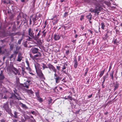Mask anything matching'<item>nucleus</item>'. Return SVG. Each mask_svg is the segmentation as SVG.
Instances as JSON below:
<instances>
[{
    "label": "nucleus",
    "mask_w": 122,
    "mask_h": 122,
    "mask_svg": "<svg viewBox=\"0 0 122 122\" xmlns=\"http://www.w3.org/2000/svg\"><path fill=\"white\" fill-rule=\"evenodd\" d=\"M35 67L36 73L39 77L41 79L45 80V78L42 72V71L39 68V67H37L36 66H35Z\"/></svg>",
    "instance_id": "obj_1"
},
{
    "label": "nucleus",
    "mask_w": 122,
    "mask_h": 122,
    "mask_svg": "<svg viewBox=\"0 0 122 122\" xmlns=\"http://www.w3.org/2000/svg\"><path fill=\"white\" fill-rule=\"evenodd\" d=\"M100 10V6L97 5L95 7V9H93L92 8L90 9L89 11H90L92 13H94L95 14H97V15H99V13Z\"/></svg>",
    "instance_id": "obj_2"
},
{
    "label": "nucleus",
    "mask_w": 122,
    "mask_h": 122,
    "mask_svg": "<svg viewBox=\"0 0 122 122\" xmlns=\"http://www.w3.org/2000/svg\"><path fill=\"white\" fill-rule=\"evenodd\" d=\"M3 108L7 112H10L11 111V110L9 107V102H6L3 104Z\"/></svg>",
    "instance_id": "obj_3"
},
{
    "label": "nucleus",
    "mask_w": 122,
    "mask_h": 122,
    "mask_svg": "<svg viewBox=\"0 0 122 122\" xmlns=\"http://www.w3.org/2000/svg\"><path fill=\"white\" fill-rule=\"evenodd\" d=\"M32 20L33 22V25H36L38 23L37 22V20L38 19V17L36 14L33 15L32 16Z\"/></svg>",
    "instance_id": "obj_4"
},
{
    "label": "nucleus",
    "mask_w": 122,
    "mask_h": 122,
    "mask_svg": "<svg viewBox=\"0 0 122 122\" xmlns=\"http://www.w3.org/2000/svg\"><path fill=\"white\" fill-rule=\"evenodd\" d=\"M68 64L67 62L65 63L63 66V67H62V71L64 73L66 74H67L68 72V68L67 66Z\"/></svg>",
    "instance_id": "obj_5"
},
{
    "label": "nucleus",
    "mask_w": 122,
    "mask_h": 122,
    "mask_svg": "<svg viewBox=\"0 0 122 122\" xmlns=\"http://www.w3.org/2000/svg\"><path fill=\"white\" fill-rule=\"evenodd\" d=\"M54 79L56 83H59L61 80V78L56 74V73H55L54 74Z\"/></svg>",
    "instance_id": "obj_6"
},
{
    "label": "nucleus",
    "mask_w": 122,
    "mask_h": 122,
    "mask_svg": "<svg viewBox=\"0 0 122 122\" xmlns=\"http://www.w3.org/2000/svg\"><path fill=\"white\" fill-rule=\"evenodd\" d=\"M30 81H27L24 84H20L19 86L21 88H22L23 87H25L27 88H29V83Z\"/></svg>",
    "instance_id": "obj_7"
},
{
    "label": "nucleus",
    "mask_w": 122,
    "mask_h": 122,
    "mask_svg": "<svg viewBox=\"0 0 122 122\" xmlns=\"http://www.w3.org/2000/svg\"><path fill=\"white\" fill-rule=\"evenodd\" d=\"M48 68L50 69H52L53 71L55 73L56 72V70L55 67L52 65L50 63H49L48 65Z\"/></svg>",
    "instance_id": "obj_8"
},
{
    "label": "nucleus",
    "mask_w": 122,
    "mask_h": 122,
    "mask_svg": "<svg viewBox=\"0 0 122 122\" xmlns=\"http://www.w3.org/2000/svg\"><path fill=\"white\" fill-rule=\"evenodd\" d=\"M28 35L30 37H33L34 36V33L33 29L30 28H29L28 30Z\"/></svg>",
    "instance_id": "obj_9"
},
{
    "label": "nucleus",
    "mask_w": 122,
    "mask_h": 122,
    "mask_svg": "<svg viewBox=\"0 0 122 122\" xmlns=\"http://www.w3.org/2000/svg\"><path fill=\"white\" fill-rule=\"evenodd\" d=\"M39 49L37 48H33L31 49V51L32 53L34 54L37 53L38 52Z\"/></svg>",
    "instance_id": "obj_10"
},
{
    "label": "nucleus",
    "mask_w": 122,
    "mask_h": 122,
    "mask_svg": "<svg viewBox=\"0 0 122 122\" xmlns=\"http://www.w3.org/2000/svg\"><path fill=\"white\" fill-rule=\"evenodd\" d=\"M22 54L20 53H19L18 54V58L17 60V61L19 62L20 61L22 60Z\"/></svg>",
    "instance_id": "obj_11"
},
{
    "label": "nucleus",
    "mask_w": 122,
    "mask_h": 122,
    "mask_svg": "<svg viewBox=\"0 0 122 122\" xmlns=\"http://www.w3.org/2000/svg\"><path fill=\"white\" fill-rule=\"evenodd\" d=\"M74 66L75 69H76V68L77 66L78 65V63L77 62V59L76 57H75L74 58Z\"/></svg>",
    "instance_id": "obj_12"
},
{
    "label": "nucleus",
    "mask_w": 122,
    "mask_h": 122,
    "mask_svg": "<svg viewBox=\"0 0 122 122\" xmlns=\"http://www.w3.org/2000/svg\"><path fill=\"white\" fill-rule=\"evenodd\" d=\"M52 101L53 100L51 97L49 98V99L48 100V104L49 106H51L52 104L54 103V101L52 102Z\"/></svg>",
    "instance_id": "obj_13"
},
{
    "label": "nucleus",
    "mask_w": 122,
    "mask_h": 122,
    "mask_svg": "<svg viewBox=\"0 0 122 122\" xmlns=\"http://www.w3.org/2000/svg\"><path fill=\"white\" fill-rule=\"evenodd\" d=\"M5 76L4 75L3 71L2 70H1L0 74V81L3 80Z\"/></svg>",
    "instance_id": "obj_14"
},
{
    "label": "nucleus",
    "mask_w": 122,
    "mask_h": 122,
    "mask_svg": "<svg viewBox=\"0 0 122 122\" xmlns=\"http://www.w3.org/2000/svg\"><path fill=\"white\" fill-rule=\"evenodd\" d=\"M60 37V36L59 35L55 34L54 35V38L55 40L57 41L59 39Z\"/></svg>",
    "instance_id": "obj_15"
},
{
    "label": "nucleus",
    "mask_w": 122,
    "mask_h": 122,
    "mask_svg": "<svg viewBox=\"0 0 122 122\" xmlns=\"http://www.w3.org/2000/svg\"><path fill=\"white\" fill-rule=\"evenodd\" d=\"M57 16L56 15V17H55V18H54L53 19V20L52 21V22L53 23V25H55L58 22L59 20L57 19Z\"/></svg>",
    "instance_id": "obj_16"
},
{
    "label": "nucleus",
    "mask_w": 122,
    "mask_h": 122,
    "mask_svg": "<svg viewBox=\"0 0 122 122\" xmlns=\"http://www.w3.org/2000/svg\"><path fill=\"white\" fill-rule=\"evenodd\" d=\"M110 30L108 29H107L106 30V33L104 38L105 39H107L110 36Z\"/></svg>",
    "instance_id": "obj_17"
},
{
    "label": "nucleus",
    "mask_w": 122,
    "mask_h": 122,
    "mask_svg": "<svg viewBox=\"0 0 122 122\" xmlns=\"http://www.w3.org/2000/svg\"><path fill=\"white\" fill-rule=\"evenodd\" d=\"M114 84V91H115L119 87V84L117 82H116Z\"/></svg>",
    "instance_id": "obj_18"
},
{
    "label": "nucleus",
    "mask_w": 122,
    "mask_h": 122,
    "mask_svg": "<svg viewBox=\"0 0 122 122\" xmlns=\"http://www.w3.org/2000/svg\"><path fill=\"white\" fill-rule=\"evenodd\" d=\"M11 69L14 70L16 73H17L19 72L18 70L13 65H11L10 66Z\"/></svg>",
    "instance_id": "obj_19"
},
{
    "label": "nucleus",
    "mask_w": 122,
    "mask_h": 122,
    "mask_svg": "<svg viewBox=\"0 0 122 122\" xmlns=\"http://www.w3.org/2000/svg\"><path fill=\"white\" fill-rule=\"evenodd\" d=\"M22 74L23 76L25 77L26 76V73L25 71V69L23 68H22Z\"/></svg>",
    "instance_id": "obj_20"
},
{
    "label": "nucleus",
    "mask_w": 122,
    "mask_h": 122,
    "mask_svg": "<svg viewBox=\"0 0 122 122\" xmlns=\"http://www.w3.org/2000/svg\"><path fill=\"white\" fill-rule=\"evenodd\" d=\"M37 54L34 56V60L36 58L38 57H40L41 56V54L40 52H38Z\"/></svg>",
    "instance_id": "obj_21"
},
{
    "label": "nucleus",
    "mask_w": 122,
    "mask_h": 122,
    "mask_svg": "<svg viewBox=\"0 0 122 122\" xmlns=\"http://www.w3.org/2000/svg\"><path fill=\"white\" fill-rule=\"evenodd\" d=\"M92 15L91 13H90L89 15L86 16L88 19H89V20H90L92 18Z\"/></svg>",
    "instance_id": "obj_22"
},
{
    "label": "nucleus",
    "mask_w": 122,
    "mask_h": 122,
    "mask_svg": "<svg viewBox=\"0 0 122 122\" xmlns=\"http://www.w3.org/2000/svg\"><path fill=\"white\" fill-rule=\"evenodd\" d=\"M105 70V69L103 71H101L100 74L99 75V76L100 77H101L103 75V74L104 73Z\"/></svg>",
    "instance_id": "obj_23"
},
{
    "label": "nucleus",
    "mask_w": 122,
    "mask_h": 122,
    "mask_svg": "<svg viewBox=\"0 0 122 122\" xmlns=\"http://www.w3.org/2000/svg\"><path fill=\"white\" fill-rule=\"evenodd\" d=\"M27 37L28 38L27 39V40L28 41H32L33 39H34V36H33V37H30L29 36H28Z\"/></svg>",
    "instance_id": "obj_24"
},
{
    "label": "nucleus",
    "mask_w": 122,
    "mask_h": 122,
    "mask_svg": "<svg viewBox=\"0 0 122 122\" xmlns=\"http://www.w3.org/2000/svg\"><path fill=\"white\" fill-rule=\"evenodd\" d=\"M101 28L103 30H104L105 29V26L104 23V22H102L101 23Z\"/></svg>",
    "instance_id": "obj_25"
},
{
    "label": "nucleus",
    "mask_w": 122,
    "mask_h": 122,
    "mask_svg": "<svg viewBox=\"0 0 122 122\" xmlns=\"http://www.w3.org/2000/svg\"><path fill=\"white\" fill-rule=\"evenodd\" d=\"M40 35V33H38L37 35H35L34 37V39L36 40L38 39L39 38Z\"/></svg>",
    "instance_id": "obj_26"
},
{
    "label": "nucleus",
    "mask_w": 122,
    "mask_h": 122,
    "mask_svg": "<svg viewBox=\"0 0 122 122\" xmlns=\"http://www.w3.org/2000/svg\"><path fill=\"white\" fill-rule=\"evenodd\" d=\"M114 73V71H112L111 72V73H110V76L111 77V79L112 80H113V74Z\"/></svg>",
    "instance_id": "obj_27"
},
{
    "label": "nucleus",
    "mask_w": 122,
    "mask_h": 122,
    "mask_svg": "<svg viewBox=\"0 0 122 122\" xmlns=\"http://www.w3.org/2000/svg\"><path fill=\"white\" fill-rule=\"evenodd\" d=\"M26 92L28 94H32L33 93V92L31 90H27Z\"/></svg>",
    "instance_id": "obj_28"
},
{
    "label": "nucleus",
    "mask_w": 122,
    "mask_h": 122,
    "mask_svg": "<svg viewBox=\"0 0 122 122\" xmlns=\"http://www.w3.org/2000/svg\"><path fill=\"white\" fill-rule=\"evenodd\" d=\"M58 89H59V90H61V91L62 90V88L61 87H56L55 88V90L56 91V90L57 91H58Z\"/></svg>",
    "instance_id": "obj_29"
},
{
    "label": "nucleus",
    "mask_w": 122,
    "mask_h": 122,
    "mask_svg": "<svg viewBox=\"0 0 122 122\" xmlns=\"http://www.w3.org/2000/svg\"><path fill=\"white\" fill-rule=\"evenodd\" d=\"M14 113V115L13 116L14 117L16 118H18V117L17 116V112L15 111Z\"/></svg>",
    "instance_id": "obj_30"
},
{
    "label": "nucleus",
    "mask_w": 122,
    "mask_h": 122,
    "mask_svg": "<svg viewBox=\"0 0 122 122\" xmlns=\"http://www.w3.org/2000/svg\"><path fill=\"white\" fill-rule=\"evenodd\" d=\"M43 66V69L44 70L45 68H47L48 67L44 63L42 64Z\"/></svg>",
    "instance_id": "obj_31"
},
{
    "label": "nucleus",
    "mask_w": 122,
    "mask_h": 122,
    "mask_svg": "<svg viewBox=\"0 0 122 122\" xmlns=\"http://www.w3.org/2000/svg\"><path fill=\"white\" fill-rule=\"evenodd\" d=\"M10 50L11 51L13 50V48L14 47V45L12 44H10Z\"/></svg>",
    "instance_id": "obj_32"
},
{
    "label": "nucleus",
    "mask_w": 122,
    "mask_h": 122,
    "mask_svg": "<svg viewBox=\"0 0 122 122\" xmlns=\"http://www.w3.org/2000/svg\"><path fill=\"white\" fill-rule=\"evenodd\" d=\"M20 104L21 105V107L23 108H26L27 107V106L25 104H23L21 102H20Z\"/></svg>",
    "instance_id": "obj_33"
},
{
    "label": "nucleus",
    "mask_w": 122,
    "mask_h": 122,
    "mask_svg": "<svg viewBox=\"0 0 122 122\" xmlns=\"http://www.w3.org/2000/svg\"><path fill=\"white\" fill-rule=\"evenodd\" d=\"M47 32L46 31V30H44L42 32V33H43V35L44 37H45L46 34Z\"/></svg>",
    "instance_id": "obj_34"
},
{
    "label": "nucleus",
    "mask_w": 122,
    "mask_h": 122,
    "mask_svg": "<svg viewBox=\"0 0 122 122\" xmlns=\"http://www.w3.org/2000/svg\"><path fill=\"white\" fill-rule=\"evenodd\" d=\"M117 40L116 39H115L113 41V43L114 44H116L117 45H118L117 43H119V42L118 41H117Z\"/></svg>",
    "instance_id": "obj_35"
},
{
    "label": "nucleus",
    "mask_w": 122,
    "mask_h": 122,
    "mask_svg": "<svg viewBox=\"0 0 122 122\" xmlns=\"http://www.w3.org/2000/svg\"><path fill=\"white\" fill-rule=\"evenodd\" d=\"M27 41H25L24 42L23 44V46L25 47H27Z\"/></svg>",
    "instance_id": "obj_36"
},
{
    "label": "nucleus",
    "mask_w": 122,
    "mask_h": 122,
    "mask_svg": "<svg viewBox=\"0 0 122 122\" xmlns=\"http://www.w3.org/2000/svg\"><path fill=\"white\" fill-rule=\"evenodd\" d=\"M30 56V57L33 60H34V56H33L32 54L30 53L29 54Z\"/></svg>",
    "instance_id": "obj_37"
},
{
    "label": "nucleus",
    "mask_w": 122,
    "mask_h": 122,
    "mask_svg": "<svg viewBox=\"0 0 122 122\" xmlns=\"http://www.w3.org/2000/svg\"><path fill=\"white\" fill-rule=\"evenodd\" d=\"M37 99V100L40 102H41L43 101V99L42 98H41L40 97Z\"/></svg>",
    "instance_id": "obj_38"
},
{
    "label": "nucleus",
    "mask_w": 122,
    "mask_h": 122,
    "mask_svg": "<svg viewBox=\"0 0 122 122\" xmlns=\"http://www.w3.org/2000/svg\"><path fill=\"white\" fill-rule=\"evenodd\" d=\"M18 51H15L14 52V55L15 54V57L16 56L17 54L18 53Z\"/></svg>",
    "instance_id": "obj_39"
},
{
    "label": "nucleus",
    "mask_w": 122,
    "mask_h": 122,
    "mask_svg": "<svg viewBox=\"0 0 122 122\" xmlns=\"http://www.w3.org/2000/svg\"><path fill=\"white\" fill-rule=\"evenodd\" d=\"M67 99H69L71 101H72L73 99V98L71 97L68 96L67 97Z\"/></svg>",
    "instance_id": "obj_40"
},
{
    "label": "nucleus",
    "mask_w": 122,
    "mask_h": 122,
    "mask_svg": "<svg viewBox=\"0 0 122 122\" xmlns=\"http://www.w3.org/2000/svg\"><path fill=\"white\" fill-rule=\"evenodd\" d=\"M69 53L70 52L69 50H67L65 53L66 56H67L69 54Z\"/></svg>",
    "instance_id": "obj_41"
},
{
    "label": "nucleus",
    "mask_w": 122,
    "mask_h": 122,
    "mask_svg": "<svg viewBox=\"0 0 122 122\" xmlns=\"http://www.w3.org/2000/svg\"><path fill=\"white\" fill-rule=\"evenodd\" d=\"M22 40L21 39H20L18 41V43L19 45H20L21 44V42Z\"/></svg>",
    "instance_id": "obj_42"
},
{
    "label": "nucleus",
    "mask_w": 122,
    "mask_h": 122,
    "mask_svg": "<svg viewBox=\"0 0 122 122\" xmlns=\"http://www.w3.org/2000/svg\"><path fill=\"white\" fill-rule=\"evenodd\" d=\"M108 77L107 76H103V80L105 81L106 79Z\"/></svg>",
    "instance_id": "obj_43"
},
{
    "label": "nucleus",
    "mask_w": 122,
    "mask_h": 122,
    "mask_svg": "<svg viewBox=\"0 0 122 122\" xmlns=\"http://www.w3.org/2000/svg\"><path fill=\"white\" fill-rule=\"evenodd\" d=\"M91 44L93 45L94 44V41L93 40H90Z\"/></svg>",
    "instance_id": "obj_44"
},
{
    "label": "nucleus",
    "mask_w": 122,
    "mask_h": 122,
    "mask_svg": "<svg viewBox=\"0 0 122 122\" xmlns=\"http://www.w3.org/2000/svg\"><path fill=\"white\" fill-rule=\"evenodd\" d=\"M3 2L4 3H6L8 4H10L11 2L10 0H9L8 2H6V1L5 0L3 1Z\"/></svg>",
    "instance_id": "obj_45"
},
{
    "label": "nucleus",
    "mask_w": 122,
    "mask_h": 122,
    "mask_svg": "<svg viewBox=\"0 0 122 122\" xmlns=\"http://www.w3.org/2000/svg\"><path fill=\"white\" fill-rule=\"evenodd\" d=\"M80 111V110L79 109L78 111H76L74 113L75 114H79V112Z\"/></svg>",
    "instance_id": "obj_46"
},
{
    "label": "nucleus",
    "mask_w": 122,
    "mask_h": 122,
    "mask_svg": "<svg viewBox=\"0 0 122 122\" xmlns=\"http://www.w3.org/2000/svg\"><path fill=\"white\" fill-rule=\"evenodd\" d=\"M68 13V12H65L64 14V17H66L67 16Z\"/></svg>",
    "instance_id": "obj_47"
},
{
    "label": "nucleus",
    "mask_w": 122,
    "mask_h": 122,
    "mask_svg": "<svg viewBox=\"0 0 122 122\" xmlns=\"http://www.w3.org/2000/svg\"><path fill=\"white\" fill-rule=\"evenodd\" d=\"M115 31L116 32V34H119V31L117 29H116L115 30Z\"/></svg>",
    "instance_id": "obj_48"
},
{
    "label": "nucleus",
    "mask_w": 122,
    "mask_h": 122,
    "mask_svg": "<svg viewBox=\"0 0 122 122\" xmlns=\"http://www.w3.org/2000/svg\"><path fill=\"white\" fill-rule=\"evenodd\" d=\"M100 27H99V28H98V31H97V30H94L95 31V32L96 33H98V32H100Z\"/></svg>",
    "instance_id": "obj_49"
},
{
    "label": "nucleus",
    "mask_w": 122,
    "mask_h": 122,
    "mask_svg": "<svg viewBox=\"0 0 122 122\" xmlns=\"http://www.w3.org/2000/svg\"><path fill=\"white\" fill-rule=\"evenodd\" d=\"M88 71V69L87 68L86 69V71L85 72V74H84V76H86V75Z\"/></svg>",
    "instance_id": "obj_50"
},
{
    "label": "nucleus",
    "mask_w": 122,
    "mask_h": 122,
    "mask_svg": "<svg viewBox=\"0 0 122 122\" xmlns=\"http://www.w3.org/2000/svg\"><path fill=\"white\" fill-rule=\"evenodd\" d=\"M112 64L111 63H110V66L109 67V69L108 72H109V71H110L111 69V68H112Z\"/></svg>",
    "instance_id": "obj_51"
},
{
    "label": "nucleus",
    "mask_w": 122,
    "mask_h": 122,
    "mask_svg": "<svg viewBox=\"0 0 122 122\" xmlns=\"http://www.w3.org/2000/svg\"><path fill=\"white\" fill-rule=\"evenodd\" d=\"M14 55V54H11L10 56L9 57V58L10 60H11L13 57Z\"/></svg>",
    "instance_id": "obj_52"
},
{
    "label": "nucleus",
    "mask_w": 122,
    "mask_h": 122,
    "mask_svg": "<svg viewBox=\"0 0 122 122\" xmlns=\"http://www.w3.org/2000/svg\"><path fill=\"white\" fill-rule=\"evenodd\" d=\"M84 19V16L83 15H81V18L80 19V20H82L83 19Z\"/></svg>",
    "instance_id": "obj_53"
},
{
    "label": "nucleus",
    "mask_w": 122,
    "mask_h": 122,
    "mask_svg": "<svg viewBox=\"0 0 122 122\" xmlns=\"http://www.w3.org/2000/svg\"><path fill=\"white\" fill-rule=\"evenodd\" d=\"M13 96L15 97V98L19 100V99L16 96V95L15 94H14L12 95Z\"/></svg>",
    "instance_id": "obj_54"
},
{
    "label": "nucleus",
    "mask_w": 122,
    "mask_h": 122,
    "mask_svg": "<svg viewBox=\"0 0 122 122\" xmlns=\"http://www.w3.org/2000/svg\"><path fill=\"white\" fill-rule=\"evenodd\" d=\"M39 29H40V28H37L35 30V33H37V32H38V31H39Z\"/></svg>",
    "instance_id": "obj_55"
},
{
    "label": "nucleus",
    "mask_w": 122,
    "mask_h": 122,
    "mask_svg": "<svg viewBox=\"0 0 122 122\" xmlns=\"http://www.w3.org/2000/svg\"><path fill=\"white\" fill-rule=\"evenodd\" d=\"M29 21H30L29 24H30V25H31L32 23V21H31V18H30V19Z\"/></svg>",
    "instance_id": "obj_56"
},
{
    "label": "nucleus",
    "mask_w": 122,
    "mask_h": 122,
    "mask_svg": "<svg viewBox=\"0 0 122 122\" xmlns=\"http://www.w3.org/2000/svg\"><path fill=\"white\" fill-rule=\"evenodd\" d=\"M56 17V15H55L52 18H51V19H49V20H53V19H54V18H55V17Z\"/></svg>",
    "instance_id": "obj_57"
},
{
    "label": "nucleus",
    "mask_w": 122,
    "mask_h": 122,
    "mask_svg": "<svg viewBox=\"0 0 122 122\" xmlns=\"http://www.w3.org/2000/svg\"><path fill=\"white\" fill-rule=\"evenodd\" d=\"M61 67L60 66H56V68L58 70H59L60 69Z\"/></svg>",
    "instance_id": "obj_58"
},
{
    "label": "nucleus",
    "mask_w": 122,
    "mask_h": 122,
    "mask_svg": "<svg viewBox=\"0 0 122 122\" xmlns=\"http://www.w3.org/2000/svg\"><path fill=\"white\" fill-rule=\"evenodd\" d=\"M81 58V56H78V61H80V60Z\"/></svg>",
    "instance_id": "obj_59"
},
{
    "label": "nucleus",
    "mask_w": 122,
    "mask_h": 122,
    "mask_svg": "<svg viewBox=\"0 0 122 122\" xmlns=\"http://www.w3.org/2000/svg\"><path fill=\"white\" fill-rule=\"evenodd\" d=\"M88 31L91 34H92L93 33L92 30L89 29H88Z\"/></svg>",
    "instance_id": "obj_60"
},
{
    "label": "nucleus",
    "mask_w": 122,
    "mask_h": 122,
    "mask_svg": "<svg viewBox=\"0 0 122 122\" xmlns=\"http://www.w3.org/2000/svg\"><path fill=\"white\" fill-rule=\"evenodd\" d=\"M92 96V94H91L90 95L88 96V98H91Z\"/></svg>",
    "instance_id": "obj_61"
},
{
    "label": "nucleus",
    "mask_w": 122,
    "mask_h": 122,
    "mask_svg": "<svg viewBox=\"0 0 122 122\" xmlns=\"http://www.w3.org/2000/svg\"><path fill=\"white\" fill-rule=\"evenodd\" d=\"M65 48H67V49H68L69 48V47L67 45H66L64 46Z\"/></svg>",
    "instance_id": "obj_62"
},
{
    "label": "nucleus",
    "mask_w": 122,
    "mask_h": 122,
    "mask_svg": "<svg viewBox=\"0 0 122 122\" xmlns=\"http://www.w3.org/2000/svg\"><path fill=\"white\" fill-rule=\"evenodd\" d=\"M91 44V42L90 41H89L87 43V44H88L87 46H88L90 45Z\"/></svg>",
    "instance_id": "obj_63"
},
{
    "label": "nucleus",
    "mask_w": 122,
    "mask_h": 122,
    "mask_svg": "<svg viewBox=\"0 0 122 122\" xmlns=\"http://www.w3.org/2000/svg\"><path fill=\"white\" fill-rule=\"evenodd\" d=\"M53 62L55 64H56L57 63L58 61L57 60H55Z\"/></svg>",
    "instance_id": "obj_64"
}]
</instances>
